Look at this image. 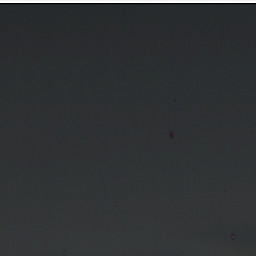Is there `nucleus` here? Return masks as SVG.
Here are the masks:
<instances>
[{"instance_id":"1","label":"nucleus","mask_w":256,"mask_h":256,"mask_svg":"<svg viewBox=\"0 0 256 256\" xmlns=\"http://www.w3.org/2000/svg\"><path fill=\"white\" fill-rule=\"evenodd\" d=\"M238 25H240V15L238 14Z\"/></svg>"},{"instance_id":"2","label":"nucleus","mask_w":256,"mask_h":256,"mask_svg":"<svg viewBox=\"0 0 256 256\" xmlns=\"http://www.w3.org/2000/svg\"><path fill=\"white\" fill-rule=\"evenodd\" d=\"M238 5V7H240L241 6V4H237Z\"/></svg>"}]
</instances>
